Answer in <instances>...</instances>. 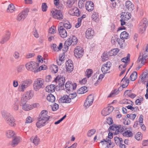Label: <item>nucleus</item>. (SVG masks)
I'll return each mask as SVG.
<instances>
[{"mask_svg":"<svg viewBox=\"0 0 148 148\" xmlns=\"http://www.w3.org/2000/svg\"><path fill=\"white\" fill-rule=\"evenodd\" d=\"M14 138L12 140V146L14 147L17 145L21 141V138L19 137H15L14 136Z\"/></svg>","mask_w":148,"mask_h":148,"instance_id":"21","label":"nucleus"},{"mask_svg":"<svg viewBox=\"0 0 148 148\" xmlns=\"http://www.w3.org/2000/svg\"><path fill=\"white\" fill-rule=\"evenodd\" d=\"M119 50L118 48L114 49L111 50L109 52L110 56L116 55L119 52Z\"/></svg>","mask_w":148,"mask_h":148,"instance_id":"28","label":"nucleus"},{"mask_svg":"<svg viewBox=\"0 0 148 148\" xmlns=\"http://www.w3.org/2000/svg\"><path fill=\"white\" fill-rule=\"evenodd\" d=\"M52 68L54 73H56L58 72V66L56 65H53Z\"/></svg>","mask_w":148,"mask_h":148,"instance_id":"60","label":"nucleus"},{"mask_svg":"<svg viewBox=\"0 0 148 148\" xmlns=\"http://www.w3.org/2000/svg\"><path fill=\"white\" fill-rule=\"evenodd\" d=\"M120 37L121 38L124 40V39H128L130 36L129 34L125 31L121 32L120 35Z\"/></svg>","mask_w":148,"mask_h":148,"instance_id":"24","label":"nucleus"},{"mask_svg":"<svg viewBox=\"0 0 148 148\" xmlns=\"http://www.w3.org/2000/svg\"><path fill=\"white\" fill-rule=\"evenodd\" d=\"M65 86L67 92L70 93V92L76 89L77 84L75 83H72L71 81H68L66 83Z\"/></svg>","mask_w":148,"mask_h":148,"instance_id":"7","label":"nucleus"},{"mask_svg":"<svg viewBox=\"0 0 148 148\" xmlns=\"http://www.w3.org/2000/svg\"><path fill=\"white\" fill-rule=\"evenodd\" d=\"M94 34V30L92 28H88L86 32L85 36L87 39H90Z\"/></svg>","mask_w":148,"mask_h":148,"instance_id":"15","label":"nucleus"},{"mask_svg":"<svg viewBox=\"0 0 148 148\" xmlns=\"http://www.w3.org/2000/svg\"><path fill=\"white\" fill-rule=\"evenodd\" d=\"M147 56L146 55L145 56H143L142 58H141L142 59V66H143V65L146 62V60L147 58Z\"/></svg>","mask_w":148,"mask_h":148,"instance_id":"51","label":"nucleus"},{"mask_svg":"<svg viewBox=\"0 0 148 148\" xmlns=\"http://www.w3.org/2000/svg\"><path fill=\"white\" fill-rule=\"evenodd\" d=\"M22 109L25 111H28L31 110L32 108L31 107V105L27 104H25L22 105Z\"/></svg>","mask_w":148,"mask_h":148,"instance_id":"30","label":"nucleus"},{"mask_svg":"<svg viewBox=\"0 0 148 148\" xmlns=\"http://www.w3.org/2000/svg\"><path fill=\"white\" fill-rule=\"evenodd\" d=\"M86 99L90 101H92V103L94 99V96L91 95H89Z\"/></svg>","mask_w":148,"mask_h":148,"instance_id":"58","label":"nucleus"},{"mask_svg":"<svg viewBox=\"0 0 148 148\" xmlns=\"http://www.w3.org/2000/svg\"><path fill=\"white\" fill-rule=\"evenodd\" d=\"M123 135L124 136L131 137L133 136L132 132L130 130H126L125 131Z\"/></svg>","mask_w":148,"mask_h":148,"instance_id":"34","label":"nucleus"},{"mask_svg":"<svg viewBox=\"0 0 148 148\" xmlns=\"http://www.w3.org/2000/svg\"><path fill=\"white\" fill-rule=\"evenodd\" d=\"M111 64L110 62H108L106 64H104L102 65L101 70L104 74L106 73L110 69L111 66Z\"/></svg>","mask_w":148,"mask_h":148,"instance_id":"14","label":"nucleus"},{"mask_svg":"<svg viewBox=\"0 0 148 148\" xmlns=\"http://www.w3.org/2000/svg\"><path fill=\"white\" fill-rule=\"evenodd\" d=\"M130 12H122L120 14L121 18H130L131 16Z\"/></svg>","mask_w":148,"mask_h":148,"instance_id":"19","label":"nucleus"},{"mask_svg":"<svg viewBox=\"0 0 148 148\" xmlns=\"http://www.w3.org/2000/svg\"><path fill=\"white\" fill-rule=\"evenodd\" d=\"M75 1L74 0H69L67 1V6L68 8H70L75 3Z\"/></svg>","mask_w":148,"mask_h":148,"instance_id":"45","label":"nucleus"},{"mask_svg":"<svg viewBox=\"0 0 148 148\" xmlns=\"http://www.w3.org/2000/svg\"><path fill=\"white\" fill-rule=\"evenodd\" d=\"M39 66V63L34 61H30L25 65L27 69L29 71L35 73L36 69Z\"/></svg>","mask_w":148,"mask_h":148,"instance_id":"4","label":"nucleus"},{"mask_svg":"<svg viewBox=\"0 0 148 148\" xmlns=\"http://www.w3.org/2000/svg\"><path fill=\"white\" fill-rule=\"evenodd\" d=\"M139 31L141 34L143 33L145 30L148 26V21L147 19H142L140 22Z\"/></svg>","mask_w":148,"mask_h":148,"instance_id":"5","label":"nucleus"},{"mask_svg":"<svg viewBox=\"0 0 148 148\" xmlns=\"http://www.w3.org/2000/svg\"><path fill=\"white\" fill-rule=\"evenodd\" d=\"M24 95L26 96L28 99H29L33 96V92L31 91H27Z\"/></svg>","mask_w":148,"mask_h":148,"instance_id":"37","label":"nucleus"},{"mask_svg":"<svg viewBox=\"0 0 148 148\" xmlns=\"http://www.w3.org/2000/svg\"><path fill=\"white\" fill-rule=\"evenodd\" d=\"M27 88L26 85L21 84V86L19 85L18 88L19 91L21 92H24L25 89Z\"/></svg>","mask_w":148,"mask_h":148,"instance_id":"42","label":"nucleus"},{"mask_svg":"<svg viewBox=\"0 0 148 148\" xmlns=\"http://www.w3.org/2000/svg\"><path fill=\"white\" fill-rule=\"evenodd\" d=\"M121 125H119L118 126L112 125L110 126L109 129L113 131H115V132H113V133L114 135H116L119 134V129L121 127Z\"/></svg>","mask_w":148,"mask_h":148,"instance_id":"17","label":"nucleus"},{"mask_svg":"<svg viewBox=\"0 0 148 148\" xmlns=\"http://www.w3.org/2000/svg\"><path fill=\"white\" fill-rule=\"evenodd\" d=\"M59 102L69 103L71 101V98L67 95H64L63 97L59 99Z\"/></svg>","mask_w":148,"mask_h":148,"instance_id":"11","label":"nucleus"},{"mask_svg":"<svg viewBox=\"0 0 148 148\" xmlns=\"http://www.w3.org/2000/svg\"><path fill=\"white\" fill-rule=\"evenodd\" d=\"M102 114L104 116H106L109 114L110 113L108 112L106 108H104L101 111Z\"/></svg>","mask_w":148,"mask_h":148,"instance_id":"46","label":"nucleus"},{"mask_svg":"<svg viewBox=\"0 0 148 148\" xmlns=\"http://www.w3.org/2000/svg\"><path fill=\"white\" fill-rule=\"evenodd\" d=\"M127 129V127L125 126H121V127L119 129V133H121L124 130H125Z\"/></svg>","mask_w":148,"mask_h":148,"instance_id":"57","label":"nucleus"},{"mask_svg":"<svg viewBox=\"0 0 148 148\" xmlns=\"http://www.w3.org/2000/svg\"><path fill=\"white\" fill-rule=\"evenodd\" d=\"M125 40L124 39H123L122 38H118V39L117 41L118 44L121 46L122 45L123 43L124 42Z\"/></svg>","mask_w":148,"mask_h":148,"instance_id":"59","label":"nucleus"},{"mask_svg":"<svg viewBox=\"0 0 148 148\" xmlns=\"http://www.w3.org/2000/svg\"><path fill=\"white\" fill-rule=\"evenodd\" d=\"M14 132L13 131L9 130L6 131V136L8 138H11L12 137L14 136Z\"/></svg>","mask_w":148,"mask_h":148,"instance_id":"31","label":"nucleus"},{"mask_svg":"<svg viewBox=\"0 0 148 148\" xmlns=\"http://www.w3.org/2000/svg\"><path fill=\"white\" fill-rule=\"evenodd\" d=\"M73 13L72 14L73 16H78L80 15V12L79 11L78 9L77 8H75L73 9Z\"/></svg>","mask_w":148,"mask_h":148,"instance_id":"39","label":"nucleus"},{"mask_svg":"<svg viewBox=\"0 0 148 148\" xmlns=\"http://www.w3.org/2000/svg\"><path fill=\"white\" fill-rule=\"evenodd\" d=\"M30 140L36 146L38 145L39 142V139L37 136L32 137L30 138Z\"/></svg>","mask_w":148,"mask_h":148,"instance_id":"22","label":"nucleus"},{"mask_svg":"<svg viewBox=\"0 0 148 148\" xmlns=\"http://www.w3.org/2000/svg\"><path fill=\"white\" fill-rule=\"evenodd\" d=\"M123 87L121 86L118 88V90H117L116 89H114V91L112 92L108 96V97H114L115 95H117L120 91H121L123 89Z\"/></svg>","mask_w":148,"mask_h":148,"instance_id":"20","label":"nucleus"},{"mask_svg":"<svg viewBox=\"0 0 148 148\" xmlns=\"http://www.w3.org/2000/svg\"><path fill=\"white\" fill-rule=\"evenodd\" d=\"M44 80L41 78H38L35 81L34 84V89L36 91L38 90L40 88H43L44 87Z\"/></svg>","mask_w":148,"mask_h":148,"instance_id":"3","label":"nucleus"},{"mask_svg":"<svg viewBox=\"0 0 148 148\" xmlns=\"http://www.w3.org/2000/svg\"><path fill=\"white\" fill-rule=\"evenodd\" d=\"M1 114L8 124L11 126L13 127L15 126V120L12 115L5 110L2 111Z\"/></svg>","mask_w":148,"mask_h":148,"instance_id":"2","label":"nucleus"},{"mask_svg":"<svg viewBox=\"0 0 148 148\" xmlns=\"http://www.w3.org/2000/svg\"><path fill=\"white\" fill-rule=\"evenodd\" d=\"M48 101L51 102H54L55 100V97L54 96L51 94H49L47 97Z\"/></svg>","mask_w":148,"mask_h":148,"instance_id":"26","label":"nucleus"},{"mask_svg":"<svg viewBox=\"0 0 148 148\" xmlns=\"http://www.w3.org/2000/svg\"><path fill=\"white\" fill-rule=\"evenodd\" d=\"M82 0H80L79 1L78 5L79 8L83 9L84 8V4L83 3Z\"/></svg>","mask_w":148,"mask_h":148,"instance_id":"56","label":"nucleus"},{"mask_svg":"<svg viewBox=\"0 0 148 148\" xmlns=\"http://www.w3.org/2000/svg\"><path fill=\"white\" fill-rule=\"evenodd\" d=\"M48 7L46 3H42V10L43 12H45L47 11Z\"/></svg>","mask_w":148,"mask_h":148,"instance_id":"52","label":"nucleus"},{"mask_svg":"<svg viewBox=\"0 0 148 148\" xmlns=\"http://www.w3.org/2000/svg\"><path fill=\"white\" fill-rule=\"evenodd\" d=\"M99 17V14L97 13L93 12L92 15V18H98Z\"/></svg>","mask_w":148,"mask_h":148,"instance_id":"64","label":"nucleus"},{"mask_svg":"<svg viewBox=\"0 0 148 148\" xmlns=\"http://www.w3.org/2000/svg\"><path fill=\"white\" fill-rule=\"evenodd\" d=\"M12 108L15 111L17 110L19 108V103L18 102H15L12 106Z\"/></svg>","mask_w":148,"mask_h":148,"instance_id":"44","label":"nucleus"},{"mask_svg":"<svg viewBox=\"0 0 148 148\" xmlns=\"http://www.w3.org/2000/svg\"><path fill=\"white\" fill-rule=\"evenodd\" d=\"M141 81H143L145 80L146 78L148 77V71H146L143 72L142 74Z\"/></svg>","mask_w":148,"mask_h":148,"instance_id":"36","label":"nucleus"},{"mask_svg":"<svg viewBox=\"0 0 148 148\" xmlns=\"http://www.w3.org/2000/svg\"><path fill=\"white\" fill-rule=\"evenodd\" d=\"M62 13L60 10L55 9L51 11V13L54 18H63V16Z\"/></svg>","mask_w":148,"mask_h":148,"instance_id":"8","label":"nucleus"},{"mask_svg":"<svg viewBox=\"0 0 148 148\" xmlns=\"http://www.w3.org/2000/svg\"><path fill=\"white\" fill-rule=\"evenodd\" d=\"M107 122L109 125H110L113 123L112 119L110 117H108L107 119Z\"/></svg>","mask_w":148,"mask_h":148,"instance_id":"63","label":"nucleus"},{"mask_svg":"<svg viewBox=\"0 0 148 148\" xmlns=\"http://www.w3.org/2000/svg\"><path fill=\"white\" fill-rule=\"evenodd\" d=\"M82 19H78L77 22L76 23L75 25V27L77 28L80 26L81 24Z\"/></svg>","mask_w":148,"mask_h":148,"instance_id":"62","label":"nucleus"},{"mask_svg":"<svg viewBox=\"0 0 148 148\" xmlns=\"http://www.w3.org/2000/svg\"><path fill=\"white\" fill-rule=\"evenodd\" d=\"M28 100L29 99L26 98V97L23 95L21 99L20 105L21 106L24 104H26L27 100Z\"/></svg>","mask_w":148,"mask_h":148,"instance_id":"33","label":"nucleus"},{"mask_svg":"<svg viewBox=\"0 0 148 148\" xmlns=\"http://www.w3.org/2000/svg\"><path fill=\"white\" fill-rule=\"evenodd\" d=\"M95 130L94 129H91L89 131L87 134V135L88 136L90 137L94 134L95 133Z\"/></svg>","mask_w":148,"mask_h":148,"instance_id":"49","label":"nucleus"},{"mask_svg":"<svg viewBox=\"0 0 148 148\" xmlns=\"http://www.w3.org/2000/svg\"><path fill=\"white\" fill-rule=\"evenodd\" d=\"M49 33L51 34H53L56 32V27L54 26L51 27L49 28Z\"/></svg>","mask_w":148,"mask_h":148,"instance_id":"50","label":"nucleus"},{"mask_svg":"<svg viewBox=\"0 0 148 148\" xmlns=\"http://www.w3.org/2000/svg\"><path fill=\"white\" fill-rule=\"evenodd\" d=\"M58 31L59 35L61 37L65 38L67 36V33L66 30L62 26H61L58 27Z\"/></svg>","mask_w":148,"mask_h":148,"instance_id":"12","label":"nucleus"},{"mask_svg":"<svg viewBox=\"0 0 148 148\" xmlns=\"http://www.w3.org/2000/svg\"><path fill=\"white\" fill-rule=\"evenodd\" d=\"M15 10L14 6L12 4H11L9 5L7 9V12L10 13L13 12Z\"/></svg>","mask_w":148,"mask_h":148,"instance_id":"29","label":"nucleus"},{"mask_svg":"<svg viewBox=\"0 0 148 148\" xmlns=\"http://www.w3.org/2000/svg\"><path fill=\"white\" fill-rule=\"evenodd\" d=\"M65 80L64 77H59L58 76L54 79V81L58 84L57 86H59V87H62L64 86Z\"/></svg>","mask_w":148,"mask_h":148,"instance_id":"9","label":"nucleus"},{"mask_svg":"<svg viewBox=\"0 0 148 148\" xmlns=\"http://www.w3.org/2000/svg\"><path fill=\"white\" fill-rule=\"evenodd\" d=\"M92 73L93 72L92 69H87L85 73V76L88 78H89L91 77Z\"/></svg>","mask_w":148,"mask_h":148,"instance_id":"35","label":"nucleus"},{"mask_svg":"<svg viewBox=\"0 0 148 148\" xmlns=\"http://www.w3.org/2000/svg\"><path fill=\"white\" fill-rule=\"evenodd\" d=\"M105 142L106 143V145H108V143L109 144L110 146L112 144L111 142V140L110 139H107V138L106 139H104L103 141H101L100 142L101 143H103Z\"/></svg>","mask_w":148,"mask_h":148,"instance_id":"48","label":"nucleus"},{"mask_svg":"<svg viewBox=\"0 0 148 148\" xmlns=\"http://www.w3.org/2000/svg\"><path fill=\"white\" fill-rule=\"evenodd\" d=\"M63 25L64 27L66 29H70L71 27V24L68 21H65Z\"/></svg>","mask_w":148,"mask_h":148,"instance_id":"41","label":"nucleus"},{"mask_svg":"<svg viewBox=\"0 0 148 148\" xmlns=\"http://www.w3.org/2000/svg\"><path fill=\"white\" fill-rule=\"evenodd\" d=\"M75 56L77 58H80L83 56L84 51L83 48L80 46L76 47L74 51Z\"/></svg>","mask_w":148,"mask_h":148,"instance_id":"6","label":"nucleus"},{"mask_svg":"<svg viewBox=\"0 0 148 148\" xmlns=\"http://www.w3.org/2000/svg\"><path fill=\"white\" fill-rule=\"evenodd\" d=\"M58 108V105L56 103H55L52 107V109L53 111H56L57 110Z\"/></svg>","mask_w":148,"mask_h":148,"instance_id":"54","label":"nucleus"},{"mask_svg":"<svg viewBox=\"0 0 148 148\" xmlns=\"http://www.w3.org/2000/svg\"><path fill=\"white\" fill-rule=\"evenodd\" d=\"M65 44H67V45L69 46H70L71 45H73L72 42H71V39L70 38H68L64 42Z\"/></svg>","mask_w":148,"mask_h":148,"instance_id":"61","label":"nucleus"},{"mask_svg":"<svg viewBox=\"0 0 148 148\" xmlns=\"http://www.w3.org/2000/svg\"><path fill=\"white\" fill-rule=\"evenodd\" d=\"M125 6L130 12H132L134 9V4L130 1H127L125 2Z\"/></svg>","mask_w":148,"mask_h":148,"instance_id":"16","label":"nucleus"},{"mask_svg":"<svg viewBox=\"0 0 148 148\" xmlns=\"http://www.w3.org/2000/svg\"><path fill=\"white\" fill-rule=\"evenodd\" d=\"M66 70L69 73L71 72L73 70V65L72 61L71 60H68L66 63Z\"/></svg>","mask_w":148,"mask_h":148,"instance_id":"10","label":"nucleus"},{"mask_svg":"<svg viewBox=\"0 0 148 148\" xmlns=\"http://www.w3.org/2000/svg\"><path fill=\"white\" fill-rule=\"evenodd\" d=\"M92 101H90L86 99L84 104V106L86 107V108H88L92 105Z\"/></svg>","mask_w":148,"mask_h":148,"instance_id":"43","label":"nucleus"},{"mask_svg":"<svg viewBox=\"0 0 148 148\" xmlns=\"http://www.w3.org/2000/svg\"><path fill=\"white\" fill-rule=\"evenodd\" d=\"M87 91V87L84 86L81 87L78 90L77 93L79 94H82L86 92Z\"/></svg>","mask_w":148,"mask_h":148,"instance_id":"27","label":"nucleus"},{"mask_svg":"<svg viewBox=\"0 0 148 148\" xmlns=\"http://www.w3.org/2000/svg\"><path fill=\"white\" fill-rule=\"evenodd\" d=\"M118 39V36L115 35L112 36L111 39V42L113 44H115L116 42H117Z\"/></svg>","mask_w":148,"mask_h":148,"instance_id":"47","label":"nucleus"},{"mask_svg":"<svg viewBox=\"0 0 148 148\" xmlns=\"http://www.w3.org/2000/svg\"><path fill=\"white\" fill-rule=\"evenodd\" d=\"M72 42L73 45L76 44L78 41V39L76 37L74 36H72V37L70 38Z\"/></svg>","mask_w":148,"mask_h":148,"instance_id":"40","label":"nucleus"},{"mask_svg":"<svg viewBox=\"0 0 148 148\" xmlns=\"http://www.w3.org/2000/svg\"><path fill=\"white\" fill-rule=\"evenodd\" d=\"M141 133L138 132L136 134L135 136V138L137 140H140L142 138V136H141Z\"/></svg>","mask_w":148,"mask_h":148,"instance_id":"55","label":"nucleus"},{"mask_svg":"<svg viewBox=\"0 0 148 148\" xmlns=\"http://www.w3.org/2000/svg\"><path fill=\"white\" fill-rule=\"evenodd\" d=\"M32 81L30 79H25L21 82V84L26 85L27 87H28L32 84Z\"/></svg>","mask_w":148,"mask_h":148,"instance_id":"25","label":"nucleus"},{"mask_svg":"<svg viewBox=\"0 0 148 148\" xmlns=\"http://www.w3.org/2000/svg\"><path fill=\"white\" fill-rule=\"evenodd\" d=\"M85 7L86 9L89 12L92 11L94 8V5L90 6L86 5Z\"/></svg>","mask_w":148,"mask_h":148,"instance_id":"53","label":"nucleus"},{"mask_svg":"<svg viewBox=\"0 0 148 148\" xmlns=\"http://www.w3.org/2000/svg\"><path fill=\"white\" fill-rule=\"evenodd\" d=\"M137 73L136 71L133 72L130 75V80L132 81H135L137 78Z\"/></svg>","mask_w":148,"mask_h":148,"instance_id":"32","label":"nucleus"},{"mask_svg":"<svg viewBox=\"0 0 148 148\" xmlns=\"http://www.w3.org/2000/svg\"><path fill=\"white\" fill-rule=\"evenodd\" d=\"M48 112L46 110H42L38 118V121L36 125L38 127L40 128L48 123L50 116L47 115Z\"/></svg>","mask_w":148,"mask_h":148,"instance_id":"1","label":"nucleus"},{"mask_svg":"<svg viewBox=\"0 0 148 148\" xmlns=\"http://www.w3.org/2000/svg\"><path fill=\"white\" fill-rule=\"evenodd\" d=\"M130 54L128 53L126 57H125L121 59V61L122 62L124 63H128V62H129L130 61Z\"/></svg>","mask_w":148,"mask_h":148,"instance_id":"38","label":"nucleus"},{"mask_svg":"<svg viewBox=\"0 0 148 148\" xmlns=\"http://www.w3.org/2000/svg\"><path fill=\"white\" fill-rule=\"evenodd\" d=\"M10 33L9 32H7L6 35L2 38L0 42V43L2 44H3L6 42L10 39Z\"/></svg>","mask_w":148,"mask_h":148,"instance_id":"18","label":"nucleus"},{"mask_svg":"<svg viewBox=\"0 0 148 148\" xmlns=\"http://www.w3.org/2000/svg\"><path fill=\"white\" fill-rule=\"evenodd\" d=\"M29 11V9L28 8H26L25 9L18 15V18H25L27 16Z\"/></svg>","mask_w":148,"mask_h":148,"instance_id":"13","label":"nucleus"},{"mask_svg":"<svg viewBox=\"0 0 148 148\" xmlns=\"http://www.w3.org/2000/svg\"><path fill=\"white\" fill-rule=\"evenodd\" d=\"M55 85L51 84L50 85L47 86L46 88V90L48 92H51L55 91Z\"/></svg>","mask_w":148,"mask_h":148,"instance_id":"23","label":"nucleus"}]
</instances>
